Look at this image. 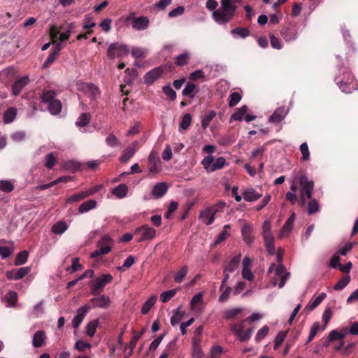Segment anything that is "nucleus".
Returning <instances> with one entry per match:
<instances>
[{
	"label": "nucleus",
	"instance_id": "obj_16",
	"mask_svg": "<svg viewBox=\"0 0 358 358\" xmlns=\"http://www.w3.org/2000/svg\"><path fill=\"white\" fill-rule=\"evenodd\" d=\"M275 275L280 279V282L278 285V287L282 288L286 283V281L289 276V273L286 271L285 266L284 265H282V264H280L277 266V268H275Z\"/></svg>",
	"mask_w": 358,
	"mask_h": 358
},
{
	"label": "nucleus",
	"instance_id": "obj_12",
	"mask_svg": "<svg viewBox=\"0 0 358 358\" xmlns=\"http://www.w3.org/2000/svg\"><path fill=\"white\" fill-rule=\"evenodd\" d=\"M49 34H50V37L51 38L52 43L55 45V46L52 48V50H53L55 52H56L57 55H59V52L63 48V46L61 44V43L57 42L58 36L59 34V30L57 28L56 26L52 25L50 27Z\"/></svg>",
	"mask_w": 358,
	"mask_h": 358
},
{
	"label": "nucleus",
	"instance_id": "obj_51",
	"mask_svg": "<svg viewBox=\"0 0 358 358\" xmlns=\"http://www.w3.org/2000/svg\"><path fill=\"white\" fill-rule=\"evenodd\" d=\"M242 96L237 92H232L229 96V106L232 108L241 101Z\"/></svg>",
	"mask_w": 358,
	"mask_h": 358
},
{
	"label": "nucleus",
	"instance_id": "obj_28",
	"mask_svg": "<svg viewBox=\"0 0 358 358\" xmlns=\"http://www.w3.org/2000/svg\"><path fill=\"white\" fill-rule=\"evenodd\" d=\"M57 93L55 90H43L41 94V102L50 103L51 101L55 100Z\"/></svg>",
	"mask_w": 358,
	"mask_h": 358
},
{
	"label": "nucleus",
	"instance_id": "obj_55",
	"mask_svg": "<svg viewBox=\"0 0 358 358\" xmlns=\"http://www.w3.org/2000/svg\"><path fill=\"white\" fill-rule=\"evenodd\" d=\"M14 189L13 184L9 180H0V190L6 193L10 192Z\"/></svg>",
	"mask_w": 358,
	"mask_h": 358
},
{
	"label": "nucleus",
	"instance_id": "obj_15",
	"mask_svg": "<svg viewBox=\"0 0 358 358\" xmlns=\"http://www.w3.org/2000/svg\"><path fill=\"white\" fill-rule=\"evenodd\" d=\"M90 306L94 308H108L110 303V298L104 294L99 295L97 297H94L90 300Z\"/></svg>",
	"mask_w": 358,
	"mask_h": 358
},
{
	"label": "nucleus",
	"instance_id": "obj_49",
	"mask_svg": "<svg viewBox=\"0 0 358 358\" xmlns=\"http://www.w3.org/2000/svg\"><path fill=\"white\" fill-rule=\"evenodd\" d=\"M189 59V54L184 52L176 57V64L179 66H182L188 64Z\"/></svg>",
	"mask_w": 358,
	"mask_h": 358
},
{
	"label": "nucleus",
	"instance_id": "obj_41",
	"mask_svg": "<svg viewBox=\"0 0 358 358\" xmlns=\"http://www.w3.org/2000/svg\"><path fill=\"white\" fill-rule=\"evenodd\" d=\"M242 310L243 309L241 308L226 309L224 311V318L226 320L234 319L242 312Z\"/></svg>",
	"mask_w": 358,
	"mask_h": 358
},
{
	"label": "nucleus",
	"instance_id": "obj_63",
	"mask_svg": "<svg viewBox=\"0 0 358 358\" xmlns=\"http://www.w3.org/2000/svg\"><path fill=\"white\" fill-rule=\"evenodd\" d=\"M225 159L222 157H218L216 161L212 164L211 171H215L221 169L225 164Z\"/></svg>",
	"mask_w": 358,
	"mask_h": 358
},
{
	"label": "nucleus",
	"instance_id": "obj_2",
	"mask_svg": "<svg viewBox=\"0 0 358 358\" xmlns=\"http://www.w3.org/2000/svg\"><path fill=\"white\" fill-rule=\"evenodd\" d=\"M237 8L235 0H221L220 7L213 12V18L218 24H227L236 15Z\"/></svg>",
	"mask_w": 358,
	"mask_h": 358
},
{
	"label": "nucleus",
	"instance_id": "obj_44",
	"mask_svg": "<svg viewBox=\"0 0 358 358\" xmlns=\"http://www.w3.org/2000/svg\"><path fill=\"white\" fill-rule=\"evenodd\" d=\"M29 256V253L26 250H23L17 253L15 259V265L20 266L26 263L27 261Z\"/></svg>",
	"mask_w": 358,
	"mask_h": 358
},
{
	"label": "nucleus",
	"instance_id": "obj_47",
	"mask_svg": "<svg viewBox=\"0 0 358 358\" xmlns=\"http://www.w3.org/2000/svg\"><path fill=\"white\" fill-rule=\"evenodd\" d=\"M188 273V267L187 266H182L180 270L177 272L174 276V280L177 283H180L183 281L185 276Z\"/></svg>",
	"mask_w": 358,
	"mask_h": 358
},
{
	"label": "nucleus",
	"instance_id": "obj_46",
	"mask_svg": "<svg viewBox=\"0 0 358 358\" xmlns=\"http://www.w3.org/2000/svg\"><path fill=\"white\" fill-rule=\"evenodd\" d=\"M16 116V110L14 108H9L6 110L3 115V121L5 123L12 122Z\"/></svg>",
	"mask_w": 358,
	"mask_h": 358
},
{
	"label": "nucleus",
	"instance_id": "obj_37",
	"mask_svg": "<svg viewBox=\"0 0 358 358\" xmlns=\"http://www.w3.org/2000/svg\"><path fill=\"white\" fill-rule=\"evenodd\" d=\"M294 220L295 214L292 213L282 226L281 236L286 235L292 230Z\"/></svg>",
	"mask_w": 358,
	"mask_h": 358
},
{
	"label": "nucleus",
	"instance_id": "obj_40",
	"mask_svg": "<svg viewBox=\"0 0 358 358\" xmlns=\"http://www.w3.org/2000/svg\"><path fill=\"white\" fill-rule=\"evenodd\" d=\"M6 243V241L5 239H0V256L3 259L9 257L13 253V250L11 248L1 245Z\"/></svg>",
	"mask_w": 358,
	"mask_h": 358
},
{
	"label": "nucleus",
	"instance_id": "obj_30",
	"mask_svg": "<svg viewBox=\"0 0 358 358\" xmlns=\"http://www.w3.org/2000/svg\"><path fill=\"white\" fill-rule=\"evenodd\" d=\"M262 196L261 194H259L256 190L253 189H249L245 190L243 193V199L247 201H254L259 199Z\"/></svg>",
	"mask_w": 358,
	"mask_h": 358
},
{
	"label": "nucleus",
	"instance_id": "obj_5",
	"mask_svg": "<svg viewBox=\"0 0 358 358\" xmlns=\"http://www.w3.org/2000/svg\"><path fill=\"white\" fill-rule=\"evenodd\" d=\"M113 277L111 274H102L101 276L94 278L89 284L90 294L93 296H99L103 291L105 286L112 282Z\"/></svg>",
	"mask_w": 358,
	"mask_h": 358
},
{
	"label": "nucleus",
	"instance_id": "obj_9",
	"mask_svg": "<svg viewBox=\"0 0 358 358\" xmlns=\"http://www.w3.org/2000/svg\"><path fill=\"white\" fill-rule=\"evenodd\" d=\"M149 172L157 174L162 170L161 161L155 151H151L148 157Z\"/></svg>",
	"mask_w": 358,
	"mask_h": 358
},
{
	"label": "nucleus",
	"instance_id": "obj_25",
	"mask_svg": "<svg viewBox=\"0 0 358 358\" xmlns=\"http://www.w3.org/2000/svg\"><path fill=\"white\" fill-rule=\"evenodd\" d=\"M282 36L286 41L296 40L298 38L297 31L291 27H286L282 31Z\"/></svg>",
	"mask_w": 358,
	"mask_h": 358
},
{
	"label": "nucleus",
	"instance_id": "obj_29",
	"mask_svg": "<svg viewBox=\"0 0 358 358\" xmlns=\"http://www.w3.org/2000/svg\"><path fill=\"white\" fill-rule=\"evenodd\" d=\"M348 334V328H344L341 330V331H338L336 330H332L329 336L328 339L329 341H334L336 340H342Z\"/></svg>",
	"mask_w": 358,
	"mask_h": 358
},
{
	"label": "nucleus",
	"instance_id": "obj_57",
	"mask_svg": "<svg viewBox=\"0 0 358 358\" xmlns=\"http://www.w3.org/2000/svg\"><path fill=\"white\" fill-rule=\"evenodd\" d=\"M45 166L49 169H51L57 162V159L52 152H50L45 156Z\"/></svg>",
	"mask_w": 358,
	"mask_h": 358
},
{
	"label": "nucleus",
	"instance_id": "obj_4",
	"mask_svg": "<svg viewBox=\"0 0 358 358\" xmlns=\"http://www.w3.org/2000/svg\"><path fill=\"white\" fill-rule=\"evenodd\" d=\"M298 184L301 187L300 194L306 195L307 199H311L315 187V182L309 179L305 171L300 170L296 176Z\"/></svg>",
	"mask_w": 358,
	"mask_h": 358
},
{
	"label": "nucleus",
	"instance_id": "obj_54",
	"mask_svg": "<svg viewBox=\"0 0 358 358\" xmlns=\"http://www.w3.org/2000/svg\"><path fill=\"white\" fill-rule=\"evenodd\" d=\"M177 293V289H172L169 291L164 292L160 295V299L162 302L166 303L171 298L174 297Z\"/></svg>",
	"mask_w": 358,
	"mask_h": 358
},
{
	"label": "nucleus",
	"instance_id": "obj_19",
	"mask_svg": "<svg viewBox=\"0 0 358 358\" xmlns=\"http://www.w3.org/2000/svg\"><path fill=\"white\" fill-rule=\"evenodd\" d=\"M45 339L46 335L45 331L38 330L34 334L32 345L35 348L42 347L45 343Z\"/></svg>",
	"mask_w": 358,
	"mask_h": 358
},
{
	"label": "nucleus",
	"instance_id": "obj_39",
	"mask_svg": "<svg viewBox=\"0 0 358 358\" xmlns=\"http://www.w3.org/2000/svg\"><path fill=\"white\" fill-rule=\"evenodd\" d=\"M134 148L133 147H127L123 152V155L120 157V161L122 163H127L136 153Z\"/></svg>",
	"mask_w": 358,
	"mask_h": 358
},
{
	"label": "nucleus",
	"instance_id": "obj_6",
	"mask_svg": "<svg viewBox=\"0 0 358 358\" xmlns=\"http://www.w3.org/2000/svg\"><path fill=\"white\" fill-rule=\"evenodd\" d=\"M113 244V240L108 236H103L97 243V249L91 254V258H96L101 255L109 253Z\"/></svg>",
	"mask_w": 358,
	"mask_h": 358
},
{
	"label": "nucleus",
	"instance_id": "obj_33",
	"mask_svg": "<svg viewBox=\"0 0 358 358\" xmlns=\"http://www.w3.org/2000/svg\"><path fill=\"white\" fill-rule=\"evenodd\" d=\"M96 206V201L94 199H90L83 202L78 208L80 213H85L89 210L95 208Z\"/></svg>",
	"mask_w": 358,
	"mask_h": 358
},
{
	"label": "nucleus",
	"instance_id": "obj_53",
	"mask_svg": "<svg viewBox=\"0 0 358 358\" xmlns=\"http://www.w3.org/2000/svg\"><path fill=\"white\" fill-rule=\"evenodd\" d=\"M185 312L180 311L179 308H178L172 315L171 318V324L172 326L177 325L183 318Z\"/></svg>",
	"mask_w": 358,
	"mask_h": 358
},
{
	"label": "nucleus",
	"instance_id": "obj_20",
	"mask_svg": "<svg viewBox=\"0 0 358 358\" xmlns=\"http://www.w3.org/2000/svg\"><path fill=\"white\" fill-rule=\"evenodd\" d=\"M241 255V254L234 256L224 268V273H232L238 267Z\"/></svg>",
	"mask_w": 358,
	"mask_h": 358
},
{
	"label": "nucleus",
	"instance_id": "obj_38",
	"mask_svg": "<svg viewBox=\"0 0 358 358\" xmlns=\"http://www.w3.org/2000/svg\"><path fill=\"white\" fill-rule=\"evenodd\" d=\"M310 201L307 204V211L308 215H313L320 211V205L315 199H309Z\"/></svg>",
	"mask_w": 358,
	"mask_h": 358
},
{
	"label": "nucleus",
	"instance_id": "obj_61",
	"mask_svg": "<svg viewBox=\"0 0 358 358\" xmlns=\"http://www.w3.org/2000/svg\"><path fill=\"white\" fill-rule=\"evenodd\" d=\"M83 265L79 263V258L74 257L72 259V264L71 266L66 268L67 271H70V273H73L77 271L83 269Z\"/></svg>",
	"mask_w": 358,
	"mask_h": 358
},
{
	"label": "nucleus",
	"instance_id": "obj_45",
	"mask_svg": "<svg viewBox=\"0 0 358 358\" xmlns=\"http://www.w3.org/2000/svg\"><path fill=\"white\" fill-rule=\"evenodd\" d=\"M99 324V322L98 319L94 320L87 324L86 327V333L89 336L92 337L95 334Z\"/></svg>",
	"mask_w": 358,
	"mask_h": 358
},
{
	"label": "nucleus",
	"instance_id": "obj_17",
	"mask_svg": "<svg viewBox=\"0 0 358 358\" xmlns=\"http://www.w3.org/2000/svg\"><path fill=\"white\" fill-rule=\"evenodd\" d=\"M168 191V185L166 182L157 183L152 189V195L157 199L162 197Z\"/></svg>",
	"mask_w": 358,
	"mask_h": 358
},
{
	"label": "nucleus",
	"instance_id": "obj_3",
	"mask_svg": "<svg viewBox=\"0 0 358 358\" xmlns=\"http://www.w3.org/2000/svg\"><path fill=\"white\" fill-rule=\"evenodd\" d=\"M260 318L258 313H253L252 315L246 318L245 320H241L238 323H234L231 325V330L239 338L241 341H245L250 338L252 334L254 331L253 327L248 328L245 332H243L245 328V321L254 322Z\"/></svg>",
	"mask_w": 358,
	"mask_h": 358
},
{
	"label": "nucleus",
	"instance_id": "obj_36",
	"mask_svg": "<svg viewBox=\"0 0 358 358\" xmlns=\"http://www.w3.org/2000/svg\"><path fill=\"white\" fill-rule=\"evenodd\" d=\"M128 192V187L125 184H120L115 187L112 193L118 198H124L126 196Z\"/></svg>",
	"mask_w": 358,
	"mask_h": 358
},
{
	"label": "nucleus",
	"instance_id": "obj_59",
	"mask_svg": "<svg viewBox=\"0 0 358 358\" xmlns=\"http://www.w3.org/2000/svg\"><path fill=\"white\" fill-rule=\"evenodd\" d=\"M192 122V116L189 113L185 114L180 123V129L186 130L189 127Z\"/></svg>",
	"mask_w": 358,
	"mask_h": 358
},
{
	"label": "nucleus",
	"instance_id": "obj_11",
	"mask_svg": "<svg viewBox=\"0 0 358 358\" xmlns=\"http://www.w3.org/2000/svg\"><path fill=\"white\" fill-rule=\"evenodd\" d=\"M91 308L92 306L90 304L87 303L78 309L77 314L72 320V325L74 329L78 328L87 313L91 310Z\"/></svg>",
	"mask_w": 358,
	"mask_h": 358
},
{
	"label": "nucleus",
	"instance_id": "obj_1",
	"mask_svg": "<svg viewBox=\"0 0 358 358\" xmlns=\"http://www.w3.org/2000/svg\"><path fill=\"white\" fill-rule=\"evenodd\" d=\"M340 90L347 94L358 90V82L346 66H341L334 79Z\"/></svg>",
	"mask_w": 358,
	"mask_h": 358
},
{
	"label": "nucleus",
	"instance_id": "obj_48",
	"mask_svg": "<svg viewBox=\"0 0 358 358\" xmlns=\"http://www.w3.org/2000/svg\"><path fill=\"white\" fill-rule=\"evenodd\" d=\"M96 26V23L93 21V17L90 14H87L83 19V27L86 30H92V28Z\"/></svg>",
	"mask_w": 358,
	"mask_h": 358
},
{
	"label": "nucleus",
	"instance_id": "obj_8",
	"mask_svg": "<svg viewBox=\"0 0 358 358\" xmlns=\"http://www.w3.org/2000/svg\"><path fill=\"white\" fill-rule=\"evenodd\" d=\"M31 271L29 266L21 267L20 268H13L6 272V276L10 280H18L23 278Z\"/></svg>",
	"mask_w": 358,
	"mask_h": 358
},
{
	"label": "nucleus",
	"instance_id": "obj_24",
	"mask_svg": "<svg viewBox=\"0 0 358 358\" xmlns=\"http://www.w3.org/2000/svg\"><path fill=\"white\" fill-rule=\"evenodd\" d=\"M199 90L196 88V86L193 83H188L185 87L183 89L182 92V94L184 96H188L191 99L194 98L196 94L198 92Z\"/></svg>",
	"mask_w": 358,
	"mask_h": 358
},
{
	"label": "nucleus",
	"instance_id": "obj_7",
	"mask_svg": "<svg viewBox=\"0 0 358 358\" xmlns=\"http://www.w3.org/2000/svg\"><path fill=\"white\" fill-rule=\"evenodd\" d=\"M107 54L110 59L124 57L129 54V49L125 45L114 43L108 47Z\"/></svg>",
	"mask_w": 358,
	"mask_h": 358
},
{
	"label": "nucleus",
	"instance_id": "obj_60",
	"mask_svg": "<svg viewBox=\"0 0 358 358\" xmlns=\"http://www.w3.org/2000/svg\"><path fill=\"white\" fill-rule=\"evenodd\" d=\"M350 276L345 275L343 276L337 283H336L334 286V289L335 290H341L344 287L347 286V285L350 282Z\"/></svg>",
	"mask_w": 358,
	"mask_h": 358
},
{
	"label": "nucleus",
	"instance_id": "obj_13",
	"mask_svg": "<svg viewBox=\"0 0 358 358\" xmlns=\"http://www.w3.org/2000/svg\"><path fill=\"white\" fill-rule=\"evenodd\" d=\"M163 72L164 69L162 67H156L150 70L144 76V82L148 85L153 84L162 76Z\"/></svg>",
	"mask_w": 358,
	"mask_h": 358
},
{
	"label": "nucleus",
	"instance_id": "obj_50",
	"mask_svg": "<svg viewBox=\"0 0 358 358\" xmlns=\"http://www.w3.org/2000/svg\"><path fill=\"white\" fill-rule=\"evenodd\" d=\"M91 120V116L89 113H82L78 120L76 122V124L78 127H85L87 125Z\"/></svg>",
	"mask_w": 358,
	"mask_h": 358
},
{
	"label": "nucleus",
	"instance_id": "obj_43",
	"mask_svg": "<svg viewBox=\"0 0 358 358\" xmlns=\"http://www.w3.org/2000/svg\"><path fill=\"white\" fill-rule=\"evenodd\" d=\"M225 206V203L224 201H220L217 204L207 208L205 210V213L212 215L215 217V215L218 213L220 209L223 208Z\"/></svg>",
	"mask_w": 358,
	"mask_h": 358
},
{
	"label": "nucleus",
	"instance_id": "obj_22",
	"mask_svg": "<svg viewBox=\"0 0 358 358\" xmlns=\"http://www.w3.org/2000/svg\"><path fill=\"white\" fill-rule=\"evenodd\" d=\"M271 228V223L268 221H265L262 226V236L264 243L274 241Z\"/></svg>",
	"mask_w": 358,
	"mask_h": 358
},
{
	"label": "nucleus",
	"instance_id": "obj_18",
	"mask_svg": "<svg viewBox=\"0 0 358 358\" xmlns=\"http://www.w3.org/2000/svg\"><path fill=\"white\" fill-rule=\"evenodd\" d=\"M149 19L147 17L141 16L135 18L132 21V27L136 30H144L149 25Z\"/></svg>",
	"mask_w": 358,
	"mask_h": 358
},
{
	"label": "nucleus",
	"instance_id": "obj_26",
	"mask_svg": "<svg viewBox=\"0 0 358 358\" xmlns=\"http://www.w3.org/2000/svg\"><path fill=\"white\" fill-rule=\"evenodd\" d=\"M285 117V112L283 108H278L270 116L269 122L273 123L280 122Z\"/></svg>",
	"mask_w": 358,
	"mask_h": 358
},
{
	"label": "nucleus",
	"instance_id": "obj_21",
	"mask_svg": "<svg viewBox=\"0 0 358 358\" xmlns=\"http://www.w3.org/2000/svg\"><path fill=\"white\" fill-rule=\"evenodd\" d=\"M241 234L243 238V240L248 243L250 244L252 243L254 240V237L252 236V227L250 224H245L242 229Z\"/></svg>",
	"mask_w": 358,
	"mask_h": 358
},
{
	"label": "nucleus",
	"instance_id": "obj_64",
	"mask_svg": "<svg viewBox=\"0 0 358 358\" xmlns=\"http://www.w3.org/2000/svg\"><path fill=\"white\" fill-rule=\"evenodd\" d=\"M163 92L172 101L176 98V92L169 86L165 85L162 88Z\"/></svg>",
	"mask_w": 358,
	"mask_h": 358
},
{
	"label": "nucleus",
	"instance_id": "obj_27",
	"mask_svg": "<svg viewBox=\"0 0 358 358\" xmlns=\"http://www.w3.org/2000/svg\"><path fill=\"white\" fill-rule=\"evenodd\" d=\"M230 229L231 226L229 224H225L224 226L222 231L219 234L217 239L214 242V246L220 245L221 243L224 241L227 237L230 236Z\"/></svg>",
	"mask_w": 358,
	"mask_h": 358
},
{
	"label": "nucleus",
	"instance_id": "obj_32",
	"mask_svg": "<svg viewBox=\"0 0 358 358\" xmlns=\"http://www.w3.org/2000/svg\"><path fill=\"white\" fill-rule=\"evenodd\" d=\"M62 108V102L59 99H55L48 103V110L53 115L59 114Z\"/></svg>",
	"mask_w": 358,
	"mask_h": 358
},
{
	"label": "nucleus",
	"instance_id": "obj_35",
	"mask_svg": "<svg viewBox=\"0 0 358 358\" xmlns=\"http://www.w3.org/2000/svg\"><path fill=\"white\" fill-rule=\"evenodd\" d=\"M157 301V296L155 295L151 296L143 305L141 308V313L146 315L155 304Z\"/></svg>",
	"mask_w": 358,
	"mask_h": 358
},
{
	"label": "nucleus",
	"instance_id": "obj_23",
	"mask_svg": "<svg viewBox=\"0 0 358 358\" xmlns=\"http://www.w3.org/2000/svg\"><path fill=\"white\" fill-rule=\"evenodd\" d=\"M327 294L322 292L318 295V296L313 301H310L304 308V311H312L316 308L322 301L326 298Z\"/></svg>",
	"mask_w": 358,
	"mask_h": 358
},
{
	"label": "nucleus",
	"instance_id": "obj_62",
	"mask_svg": "<svg viewBox=\"0 0 358 358\" xmlns=\"http://www.w3.org/2000/svg\"><path fill=\"white\" fill-rule=\"evenodd\" d=\"M320 329V323L314 322L310 328V334L308 337L307 343L310 342L317 334Z\"/></svg>",
	"mask_w": 358,
	"mask_h": 358
},
{
	"label": "nucleus",
	"instance_id": "obj_34",
	"mask_svg": "<svg viewBox=\"0 0 358 358\" xmlns=\"http://www.w3.org/2000/svg\"><path fill=\"white\" fill-rule=\"evenodd\" d=\"M216 114L215 111L209 110L203 116L201 120V127L203 129H206L208 127L210 122L215 117Z\"/></svg>",
	"mask_w": 358,
	"mask_h": 358
},
{
	"label": "nucleus",
	"instance_id": "obj_14",
	"mask_svg": "<svg viewBox=\"0 0 358 358\" xmlns=\"http://www.w3.org/2000/svg\"><path fill=\"white\" fill-rule=\"evenodd\" d=\"M29 83V76H25L16 80L12 85V92L14 96H17L20 94L22 89L27 86Z\"/></svg>",
	"mask_w": 358,
	"mask_h": 358
},
{
	"label": "nucleus",
	"instance_id": "obj_58",
	"mask_svg": "<svg viewBox=\"0 0 358 358\" xmlns=\"http://www.w3.org/2000/svg\"><path fill=\"white\" fill-rule=\"evenodd\" d=\"M86 198V196L83 192H80L73 194L66 199L67 203H73L75 202L80 201Z\"/></svg>",
	"mask_w": 358,
	"mask_h": 358
},
{
	"label": "nucleus",
	"instance_id": "obj_56",
	"mask_svg": "<svg viewBox=\"0 0 358 358\" xmlns=\"http://www.w3.org/2000/svg\"><path fill=\"white\" fill-rule=\"evenodd\" d=\"M105 141L108 146L113 148L117 147L120 145V141L113 134H108L106 138Z\"/></svg>",
	"mask_w": 358,
	"mask_h": 358
},
{
	"label": "nucleus",
	"instance_id": "obj_42",
	"mask_svg": "<svg viewBox=\"0 0 358 358\" xmlns=\"http://www.w3.org/2000/svg\"><path fill=\"white\" fill-rule=\"evenodd\" d=\"M68 228L67 224L64 221H59L55 223L52 227V231L55 234H63Z\"/></svg>",
	"mask_w": 358,
	"mask_h": 358
},
{
	"label": "nucleus",
	"instance_id": "obj_31",
	"mask_svg": "<svg viewBox=\"0 0 358 358\" xmlns=\"http://www.w3.org/2000/svg\"><path fill=\"white\" fill-rule=\"evenodd\" d=\"M248 106L244 105L241 108H238L237 110L231 115L230 122L233 121H241L248 111Z\"/></svg>",
	"mask_w": 358,
	"mask_h": 358
},
{
	"label": "nucleus",
	"instance_id": "obj_52",
	"mask_svg": "<svg viewBox=\"0 0 358 358\" xmlns=\"http://www.w3.org/2000/svg\"><path fill=\"white\" fill-rule=\"evenodd\" d=\"M233 35H238L240 37L245 38L250 35V30L245 27H236L231 30Z\"/></svg>",
	"mask_w": 358,
	"mask_h": 358
},
{
	"label": "nucleus",
	"instance_id": "obj_10",
	"mask_svg": "<svg viewBox=\"0 0 358 358\" xmlns=\"http://www.w3.org/2000/svg\"><path fill=\"white\" fill-rule=\"evenodd\" d=\"M141 233V238L138 240V242H143L145 241L152 240L155 238L156 234V230L148 225H143L142 227L137 228L135 230V234Z\"/></svg>",
	"mask_w": 358,
	"mask_h": 358
}]
</instances>
